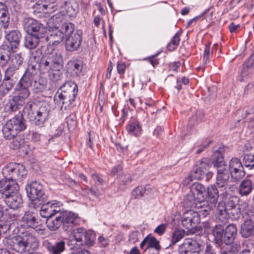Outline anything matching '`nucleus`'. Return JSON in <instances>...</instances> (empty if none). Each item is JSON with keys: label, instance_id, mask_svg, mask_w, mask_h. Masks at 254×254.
<instances>
[{"label": "nucleus", "instance_id": "obj_51", "mask_svg": "<svg viewBox=\"0 0 254 254\" xmlns=\"http://www.w3.org/2000/svg\"><path fill=\"white\" fill-rule=\"evenodd\" d=\"M239 245L234 244L231 246L228 247L226 249H222L221 254H235L239 250Z\"/></svg>", "mask_w": 254, "mask_h": 254}, {"label": "nucleus", "instance_id": "obj_5", "mask_svg": "<svg viewBox=\"0 0 254 254\" xmlns=\"http://www.w3.org/2000/svg\"><path fill=\"white\" fill-rule=\"evenodd\" d=\"M22 115L36 126L42 127L48 119V108L46 105H42L38 109L33 102H28L23 109Z\"/></svg>", "mask_w": 254, "mask_h": 254}, {"label": "nucleus", "instance_id": "obj_30", "mask_svg": "<svg viewBox=\"0 0 254 254\" xmlns=\"http://www.w3.org/2000/svg\"><path fill=\"white\" fill-rule=\"evenodd\" d=\"M237 233L236 226L233 224L228 225L224 231V242L227 245L233 243Z\"/></svg>", "mask_w": 254, "mask_h": 254}, {"label": "nucleus", "instance_id": "obj_22", "mask_svg": "<svg viewBox=\"0 0 254 254\" xmlns=\"http://www.w3.org/2000/svg\"><path fill=\"white\" fill-rule=\"evenodd\" d=\"M32 8L34 13L40 18H46L48 10V0H37Z\"/></svg>", "mask_w": 254, "mask_h": 254}, {"label": "nucleus", "instance_id": "obj_32", "mask_svg": "<svg viewBox=\"0 0 254 254\" xmlns=\"http://www.w3.org/2000/svg\"><path fill=\"white\" fill-rule=\"evenodd\" d=\"M241 234L243 237L248 238L254 234V223L250 219L246 220L241 227Z\"/></svg>", "mask_w": 254, "mask_h": 254}, {"label": "nucleus", "instance_id": "obj_26", "mask_svg": "<svg viewBox=\"0 0 254 254\" xmlns=\"http://www.w3.org/2000/svg\"><path fill=\"white\" fill-rule=\"evenodd\" d=\"M18 79L19 75L17 71L5 69L3 80L4 85L8 86V88L10 87L12 89Z\"/></svg>", "mask_w": 254, "mask_h": 254}, {"label": "nucleus", "instance_id": "obj_3", "mask_svg": "<svg viewBox=\"0 0 254 254\" xmlns=\"http://www.w3.org/2000/svg\"><path fill=\"white\" fill-rule=\"evenodd\" d=\"M18 190L19 186L17 183L0 181V193L3 195L4 202L7 206L12 209L17 208L22 202Z\"/></svg>", "mask_w": 254, "mask_h": 254}, {"label": "nucleus", "instance_id": "obj_47", "mask_svg": "<svg viewBox=\"0 0 254 254\" xmlns=\"http://www.w3.org/2000/svg\"><path fill=\"white\" fill-rule=\"evenodd\" d=\"M185 232L183 230L176 229L172 234V244L175 245L182 239L185 236Z\"/></svg>", "mask_w": 254, "mask_h": 254}, {"label": "nucleus", "instance_id": "obj_38", "mask_svg": "<svg viewBox=\"0 0 254 254\" xmlns=\"http://www.w3.org/2000/svg\"><path fill=\"white\" fill-rule=\"evenodd\" d=\"M213 235L216 243L220 245L222 241H224V228L221 225H216L212 229Z\"/></svg>", "mask_w": 254, "mask_h": 254}, {"label": "nucleus", "instance_id": "obj_53", "mask_svg": "<svg viewBox=\"0 0 254 254\" xmlns=\"http://www.w3.org/2000/svg\"><path fill=\"white\" fill-rule=\"evenodd\" d=\"M131 179L129 175H125L121 177L119 182V187L121 189L125 188L126 186L131 182Z\"/></svg>", "mask_w": 254, "mask_h": 254}, {"label": "nucleus", "instance_id": "obj_6", "mask_svg": "<svg viewBox=\"0 0 254 254\" xmlns=\"http://www.w3.org/2000/svg\"><path fill=\"white\" fill-rule=\"evenodd\" d=\"M59 48V45H53L49 41V59L51 62V71L49 70V78L50 80L59 79V71L63 67V58Z\"/></svg>", "mask_w": 254, "mask_h": 254}, {"label": "nucleus", "instance_id": "obj_10", "mask_svg": "<svg viewBox=\"0 0 254 254\" xmlns=\"http://www.w3.org/2000/svg\"><path fill=\"white\" fill-rule=\"evenodd\" d=\"M240 211L235 203L229 200L227 204L223 201L218 203L216 209V219L222 223L226 222L228 218L231 217L233 219L239 217Z\"/></svg>", "mask_w": 254, "mask_h": 254}, {"label": "nucleus", "instance_id": "obj_62", "mask_svg": "<svg viewBox=\"0 0 254 254\" xmlns=\"http://www.w3.org/2000/svg\"><path fill=\"white\" fill-rule=\"evenodd\" d=\"M12 88L10 87H8L6 85H4L3 84V85H1L0 86V96H4L7 94Z\"/></svg>", "mask_w": 254, "mask_h": 254}, {"label": "nucleus", "instance_id": "obj_54", "mask_svg": "<svg viewBox=\"0 0 254 254\" xmlns=\"http://www.w3.org/2000/svg\"><path fill=\"white\" fill-rule=\"evenodd\" d=\"M37 73V68L36 67V65L33 64H29L26 71L24 73V74L34 78H36Z\"/></svg>", "mask_w": 254, "mask_h": 254}, {"label": "nucleus", "instance_id": "obj_25", "mask_svg": "<svg viewBox=\"0 0 254 254\" xmlns=\"http://www.w3.org/2000/svg\"><path fill=\"white\" fill-rule=\"evenodd\" d=\"M5 37L9 43L12 50L18 48L21 38V34L19 31L11 30L6 34Z\"/></svg>", "mask_w": 254, "mask_h": 254}, {"label": "nucleus", "instance_id": "obj_17", "mask_svg": "<svg viewBox=\"0 0 254 254\" xmlns=\"http://www.w3.org/2000/svg\"><path fill=\"white\" fill-rule=\"evenodd\" d=\"M47 66L48 61H45L44 63H40L39 66L40 70V77L38 81H37L36 78H35L32 86V90L35 93L42 92L47 87V80L46 73L48 72Z\"/></svg>", "mask_w": 254, "mask_h": 254}, {"label": "nucleus", "instance_id": "obj_23", "mask_svg": "<svg viewBox=\"0 0 254 254\" xmlns=\"http://www.w3.org/2000/svg\"><path fill=\"white\" fill-rule=\"evenodd\" d=\"M77 215L72 212L65 211L63 213L62 220L64 229L67 232L72 230L71 225L75 224Z\"/></svg>", "mask_w": 254, "mask_h": 254}, {"label": "nucleus", "instance_id": "obj_21", "mask_svg": "<svg viewBox=\"0 0 254 254\" xmlns=\"http://www.w3.org/2000/svg\"><path fill=\"white\" fill-rule=\"evenodd\" d=\"M85 230L83 228H78L74 229L71 235L69 237L68 245L72 246L71 249L77 248L83 244Z\"/></svg>", "mask_w": 254, "mask_h": 254}, {"label": "nucleus", "instance_id": "obj_1", "mask_svg": "<svg viewBox=\"0 0 254 254\" xmlns=\"http://www.w3.org/2000/svg\"><path fill=\"white\" fill-rule=\"evenodd\" d=\"M74 30V25L70 22L65 23L62 27L50 26L49 27V41L53 45H57L65 38V49L67 51H74L77 50L82 41V31Z\"/></svg>", "mask_w": 254, "mask_h": 254}, {"label": "nucleus", "instance_id": "obj_50", "mask_svg": "<svg viewBox=\"0 0 254 254\" xmlns=\"http://www.w3.org/2000/svg\"><path fill=\"white\" fill-rule=\"evenodd\" d=\"M150 248H154L157 251L160 249L159 241L155 237H152L149 238L148 237V245L145 248V251Z\"/></svg>", "mask_w": 254, "mask_h": 254}, {"label": "nucleus", "instance_id": "obj_40", "mask_svg": "<svg viewBox=\"0 0 254 254\" xmlns=\"http://www.w3.org/2000/svg\"><path fill=\"white\" fill-rule=\"evenodd\" d=\"M35 78L30 77L25 74H24L21 79L19 80L17 86L20 87H25L28 88L29 87H32Z\"/></svg>", "mask_w": 254, "mask_h": 254}, {"label": "nucleus", "instance_id": "obj_33", "mask_svg": "<svg viewBox=\"0 0 254 254\" xmlns=\"http://www.w3.org/2000/svg\"><path fill=\"white\" fill-rule=\"evenodd\" d=\"M44 36H37L35 35L27 34L25 37V46L29 49L35 48L39 43L40 39Z\"/></svg>", "mask_w": 254, "mask_h": 254}, {"label": "nucleus", "instance_id": "obj_8", "mask_svg": "<svg viewBox=\"0 0 254 254\" xmlns=\"http://www.w3.org/2000/svg\"><path fill=\"white\" fill-rule=\"evenodd\" d=\"M65 10H63L60 13L53 15L49 19V27L50 26L62 27L64 23L63 22L64 15L67 14L69 17H74L78 11V4L74 0L64 2V6Z\"/></svg>", "mask_w": 254, "mask_h": 254}, {"label": "nucleus", "instance_id": "obj_45", "mask_svg": "<svg viewBox=\"0 0 254 254\" xmlns=\"http://www.w3.org/2000/svg\"><path fill=\"white\" fill-rule=\"evenodd\" d=\"M95 240V234L92 230H85L84 235L83 243L87 245L91 246L94 243Z\"/></svg>", "mask_w": 254, "mask_h": 254}, {"label": "nucleus", "instance_id": "obj_9", "mask_svg": "<svg viewBox=\"0 0 254 254\" xmlns=\"http://www.w3.org/2000/svg\"><path fill=\"white\" fill-rule=\"evenodd\" d=\"M2 173L5 179H1L0 181H13L17 183L16 181H21L26 177L27 171L22 164L10 163L3 168Z\"/></svg>", "mask_w": 254, "mask_h": 254}, {"label": "nucleus", "instance_id": "obj_28", "mask_svg": "<svg viewBox=\"0 0 254 254\" xmlns=\"http://www.w3.org/2000/svg\"><path fill=\"white\" fill-rule=\"evenodd\" d=\"M215 204L209 202L208 200H204V198L200 200L198 203L195 204V208L200 209L199 213L204 217L208 215L212 210L214 207Z\"/></svg>", "mask_w": 254, "mask_h": 254}, {"label": "nucleus", "instance_id": "obj_57", "mask_svg": "<svg viewBox=\"0 0 254 254\" xmlns=\"http://www.w3.org/2000/svg\"><path fill=\"white\" fill-rule=\"evenodd\" d=\"M203 116V114L200 112L197 113V115L195 117L192 116L190 118L189 120V124L191 126L194 125L196 123L201 121L202 119Z\"/></svg>", "mask_w": 254, "mask_h": 254}, {"label": "nucleus", "instance_id": "obj_20", "mask_svg": "<svg viewBox=\"0 0 254 254\" xmlns=\"http://www.w3.org/2000/svg\"><path fill=\"white\" fill-rule=\"evenodd\" d=\"M200 245L195 240L188 239L179 246V254H199Z\"/></svg>", "mask_w": 254, "mask_h": 254}, {"label": "nucleus", "instance_id": "obj_61", "mask_svg": "<svg viewBox=\"0 0 254 254\" xmlns=\"http://www.w3.org/2000/svg\"><path fill=\"white\" fill-rule=\"evenodd\" d=\"M166 227V224H161L154 230V232L159 235H162L165 232Z\"/></svg>", "mask_w": 254, "mask_h": 254}, {"label": "nucleus", "instance_id": "obj_43", "mask_svg": "<svg viewBox=\"0 0 254 254\" xmlns=\"http://www.w3.org/2000/svg\"><path fill=\"white\" fill-rule=\"evenodd\" d=\"M65 249V243L62 241L56 243L50 248L49 247V251L52 254H60L63 252Z\"/></svg>", "mask_w": 254, "mask_h": 254}, {"label": "nucleus", "instance_id": "obj_11", "mask_svg": "<svg viewBox=\"0 0 254 254\" xmlns=\"http://www.w3.org/2000/svg\"><path fill=\"white\" fill-rule=\"evenodd\" d=\"M26 128L25 124L22 117L15 116L5 124L2 127L3 137L8 140L13 139L17 133Z\"/></svg>", "mask_w": 254, "mask_h": 254}, {"label": "nucleus", "instance_id": "obj_2", "mask_svg": "<svg viewBox=\"0 0 254 254\" xmlns=\"http://www.w3.org/2000/svg\"><path fill=\"white\" fill-rule=\"evenodd\" d=\"M18 231L19 233L17 236H9L3 240L5 248L21 254L34 251L38 248L39 242L33 234L27 231Z\"/></svg>", "mask_w": 254, "mask_h": 254}, {"label": "nucleus", "instance_id": "obj_7", "mask_svg": "<svg viewBox=\"0 0 254 254\" xmlns=\"http://www.w3.org/2000/svg\"><path fill=\"white\" fill-rule=\"evenodd\" d=\"M23 61L21 53H11L8 48L7 49L0 48V65L3 66L8 64L6 70L17 71Z\"/></svg>", "mask_w": 254, "mask_h": 254}, {"label": "nucleus", "instance_id": "obj_13", "mask_svg": "<svg viewBox=\"0 0 254 254\" xmlns=\"http://www.w3.org/2000/svg\"><path fill=\"white\" fill-rule=\"evenodd\" d=\"M18 87L17 94L9 99L6 104L8 111L15 112L24 104L25 100L29 96L30 92L28 88Z\"/></svg>", "mask_w": 254, "mask_h": 254}, {"label": "nucleus", "instance_id": "obj_44", "mask_svg": "<svg viewBox=\"0 0 254 254\" xmlns=\"http://www.w3.org/2000/svg\"><path fill=\"white\" fill-rule=\"evenodd\" d=\"M243 163L246 167L250 169L254 168V153H247L243 156Z\"/></svg>", "mask_w": 254, "mask_h": 254}, {"label": "nucleus", "instance_id": "obj_58", "mask_svg": "<svg viewBox=\"0 0 254 254\" xmlns=\"http://www.w3.org/2000/svg\"><path fill=\"white\" fill-rule=\"evenodd\" d=\"M212 55V52L209 45H206L204 53L203 61L206 64L209 61V58Z\"/></svg>", "mask_w": 254, "mask_h": 254}, {"label": "nucleus", "instance_id": "obj_64", "mask_svg": "<svg viewBox=\"0 0 254 254\" xmlns=\"http://www.w3.org/2000/svg\"><path fill=\"white\" fill-rule=\"evenodd\" d=\"M203 254H215V252L211 245L207 244Z\"/></svg>", "mask_w": 254, "mask_h": 254}, {"label": "nucleus", "instance_id": "obj_14", "mask_svg": "<svg viewBox=\"0 0 254 254\" xmlns=\"http://www.w3.org/2000/svg\"><path fill=\"white\" fill-rule=\"evenodd\" d=\"M25 190L31 201H42L45 202L48 196L45 194L43 186L37 181H33L28 184Z\"/></svg>", "mask_w": 254, "mask_h": 254}, {"label": "nucleus", "instance_id": "obj_37", "mask_svg": "<svg viewBox=\"0 0 254 254\" xmlns=\"http://www.w3.org/2000/svg\"><path fill=\"white\" fill-rule=\"evenodd\" d=\"M219 197L218 191L215 185H211L207 188V200L216 204Z\"/></svg>", "mask_w": 254, "mask_h": 254}, {"label": "nucleus", "instance_id": "obj_63", "mask_svg": "<svg viewBox=\"0 0 254 254\" xmlns=\"http://www.w3.org/2000/svg\"><path fill=\"white\" fill-rule=\"evenodd\" d=\"M117 68L118 72L120 74H122L125 72L126 64L123 62H120L117 64Z\"/></svg>", "mask_w": 254, "mask_h": 254}, {"label": "nucleus", "instance_id": "obj_36", "mask_svg": "<svg viewBox=\"0 0 254 254\" xmlns=\"http://www.w3.org/2000/svg\"><path fill=\"white\" fill-rule=\"evenodd\" d=\"M199 200L200 199H198L190 190V192L185 196L184 202L187 207L195 208V204L198 203Z\"/></svg>", "mask_w": 254, "mask_h": 254}, {"label": "nucleus", "instance_id": "obj_48", "mask_svg": "<svg viewBox=\"0 0 254 254\" xmlns=\"http://www.w3.org/2000/svg\"><path fill=\"white\" fill-rule=\"evenodd\" d=\"M36 203L41 205L40 214L42 218L46 219V225H47L48 222V199L45 202L39 201ZM46 227H48V225H46Z\"/></svg>", "mask_w": 254, "mask_h": 254}, {"label": "nucleus", "instance_id": "obj_35", "mask_svg": "<svg viewBox=\"0 0 254 254\" xmlns=\"http://www.w3.org/2000/svg\"><path fill=\"white\" fill-rule=\"evenodd\" d=\"M67 68L73 75L78 76L82 71V65L80 62L70 61L67 64Z\"/></svg>", "mask_w": 254, "mask_h": 254}, {"label": "nucleus", "instance_id": "obj_18", "mask_svg": "<svg viewBox=\"0 0 254 254\" xmlns=\"http://www.w3.org/2000/svg\"><path fill=\"white\" fill-rule=\"evenodd\" d=\"M7 219L6 220L0 221V231L1 233L7 232H14L16 233L15 229L17 226L15 222L18 220V216L13 213V211L6 214Z\"/></svg>", "mask_w": 254, "mask_h": 254}, {"label": "nucleus", "instance_id": "obj_41", "mask_svg": "<svg viewBox=\"0 0 254 254\" xmlns=\"http://www.w3.org/2000/svg\"><path fill=\"white\" fill-rule=\"evenodd\" d=\"M128 133L131 135L137 136L141 133V128L137 121L130 122L127 127Z\"/></svg>", "mask_w": 254, "mask_h": 254}, {"label": "nucleus", "instance_id": "obj_31", "mask_svg": "<svg viewBox=\"0 0 254 254\" xmlns=\"http://www.w3.org/2000/svg\"><path fill=\"white\" fill-rule=\"evenodd\" d=\"M253 188L251 181L246 179L240 183L238 188V192L241 196H248L251 193Z\"/></svg>", "mask_w": 254, "mask_h": 254}, {"label": "nucleus", "instance_id": "obj_29", "mask_svg": "<svg viewBox=\"0 0 254 254\" xmlns=\"http://www.w3.org/2000/svg\"><path fill=\"white\" fill-rule=\"evenodd\" d=\"M9 24V14L7 6L0 2V25L5 29Z\"/></svg>", "mask_w": 254, "mask_h": 254}, {"label": "nucleus", "instance_id": "obj_16", "mask_svg": "<svg viewBox=\"0 0 254 254\" xmlns=\"http://www.w3.org/2000/svg\"><path fill=\"white\" fill-rule=\"evenodd\" d=\"M229 172L232 179L236 182L241 181L245 176L242 162L237 158H232L229 163Z\"/></svg>", "mask_w": 254, "mask_h": 254}, {"label": "nucleus", "instance_id": "obj_4", "mask_svg": "<svg viewBox=\"0 0 254 254\" xmlns=\"http://www.w3.org/2000/svg\"><path fill=\"white\" fill-rule=\"evenodd\" d=\"M77 92V86L74 82L70 81L65 82L55 95V104L61 108L64 104L70 105L74 101Z\"/></svg>", "mask_w": 254, "mask_h": 254}, {"label": "nucleus", "instance_id": "obj_60", "mask_svg": "<svg viewBox=\"0 0 254 254\" xmlns=\"http://www.w3.org/2000/svg\"><path fill=\"white\" fill-rule=\"evenodd\" d=\"M22 145L21 140L19 138L18 140L17 138L16 139L12 141L10 144V147L14 150H16L20 147Z\"/></svg>", "mask_w": 254, "mask_h": 254}, {"label": "nucleus", "instance_id": "obj_59", "mask_svg": "<svg viewBox=\"0 0 254 254\" xmlns=\"http://www.w3.org/2000/svg\"><path fill=\"white\" fill-rule=\"evenodd\" d=\"M57 0H49V13L54 12L57 9Z\"/></svg>", "mask_w": 254, "mask_h": 254}, {"label": "nucleus", "instance_id": "obj_49", "mask_svg": "<svg viewBox=\"0 0 254 254\" xmlns=\"http://www.w3.org/2000/svg\"><path fill=\"white\" fill-rule=\"evenodd\" d=\"M181 34V32L179 31L173 36L171 42L167 46L169 50L173 51L178 46L180 41V36Z\"/></svg>", "mask_w": 254, "mask_h": 254}, {"label": "nucleus", "instance_id": "obj_12", "mask_svg": "<svg viewBox=\"0 0 254 254\" xmlns=\"http://www.w3.org/2000/svg\"><path fill=\"white\" fill-rule=\"evenodd\" d=\"M213 160L219 166L217 168L216 184L219 188L222 189L223 190H226L229 181L230 173L225 166H222L224 162L220 150L214 153Z\"/></svg>", "mask_w": 254, "mask_h": 254}, {"label": "nucleus", "instance_id": "obj_15", "mask_svg": "<svg viewBox=\"0 0 254 254\" xmlns=\"http://www.w3.org/2000/svg\"><path fill=\"white\" fill-rule=\"evenodd\" d=\"M23 25L27 34L44 36L47 32L46 28L43 26V24L32 18H24Z\"/></svg>", "mask_w": 254, "mask_h": 254}, {"label": "nucleus", "instance_id": "obj_24", "mask_svg": "<svg viewBox=\"0 0 254 254\" xmlns=\"http://www.w3.org/2000/svg\"><path fill=\"white\" fill-rule=\"evenodd\" d=\"M21 226L24 228H31L35 229L38 226V221L36 218V215L34 212H26L21 220Z\"/></svg>", "mask_w": 254, "mask_h": 254}, {"label": "nucleus", "instance_id": "obj_55", "mask_svg": "<svg viewBox=\"0 0 254 254\" xmlns=\"http://www.w3.org/2000/svg\"><path fill=\"white\" fill-rule=\"evenodd\" d=\"M190 174L194 180L201 179L205 175V174L203 173V171L199 170L196 167L194 169V170L190 173Z\"/></svg>", "mask_w": 254, "mask_h": 254}, {"label": "nucleus", "instance_id": "obj_42", "mask_svg": "<svg viewBox=\"0 0 254 254\" xmlns=\"http://www.w3.org/2000/svg\"><path fill=\"white\" fill-rule=\"evenodd\" d=\"M149 189L148 185L145 187L138 186L135 188L131 192L132 197L134 198H140L144 194L146 193V191Z\"/></svg>", "mask_w": 254, "mask_h": 254}, {"label": "nucleus", "instance_id": "obj_56", "mask_svg": "<svg viewBox=\"0 0 254 254\" xmlns=\"http://www.w3.org/2000/svg\"><path fill=\"white\" fill-rule=\"evenodd\" d=\"M66 123L69 128H73L75 127L76 117L74 115H70L66 118Z\"/></svg>", "mask_w": 254, "mask_h": 254}, {"label": "nucleus", "instance_id": "obj_39", "mask_svg": "<svg viewBox=\"0 0 254 254\" xmlns=\"http://www.w3.org/2000/svg\"><path fill=\"white\" fill-rule=\"evenodd\" d=\"M254 62V57L252 56L249 59L248 61L243 64V68L241 70V75L242 76L241 81H244L246 78L247 75L250 72V70L252 68Z\"/></svg>", "mask_w": 254, "mask_h": 254}, {"label": "nucleus", "instance_id": "obj_46", "mask_svg": "<svg viewBox=\"0 0 254 254\" xmlns=\"http://www.w3.org/2000/svg\"><path fill=\"white\" fill-rule=\"evenodd\" d=\"M62 223H63L62 217L53 218L49 221V229L55 231L60 227Z\"/></svg>", "mask_w": 254, "mask_h": 254}, {"label": "nucleus", "instance_id": "obj_52", "mask_svg": "<svg viewBox=\"0 0 254 254\" xmlns=\"http://www.w3.org/2000/svg\"><path fill=\"white\" fill-rule=\"evenodd\" d=\"M196 167H197L199 170L203 171V173L205 174L207 173V171L209 168V161L206 159H203L198 162Z\"/></svg>", "mask_w": 254, "mask_h": 254}, {"label": "nucleus", "instance_id": "obj_19", "mask_svg": "<svg viewBox=\"0 0 254 254\" xmlns=\"http://www.w3.org/2000/svg\"><path fill=\"white\" fill-rule=\"evenodd\" d=\"M183 226L188 229L195 227L199 222V216L198 212L192 210L186 211L182 217Z\"/></svg>", "mask_w": 254, "mask_h": 254}, {"label": "nucleus", "instance_id": "obj_34", "mask_svg": "<svg viewBox=\"0 0 254 254\" xmlns=\"http://www.w3.org/2000/svg\"><path fill=\"white\" fill-rule=\"evenodd\" d=\"M190 190L197 197L198 199L202 200L204 198L205 188L202 184L199 183H193L190 187Z\"/></svg>", "mask_w": 254, "mask_h": 254}, {"label": "nucleus", "instance_id": "obj_27", "mask_svg": "<svg viewBox=\"0 0 254 254\" xmlns=\"http://www.w3.org/2000/svg\"><path fill=\"white\" fill-rule=\"evenodd\" d=\"M62 203L60 201L53 200L49 201V221L53 218L62 217V212L61 211V206Z\"/></svg>", "mask_w": 254, "mask_h": 254}]
</instances>
